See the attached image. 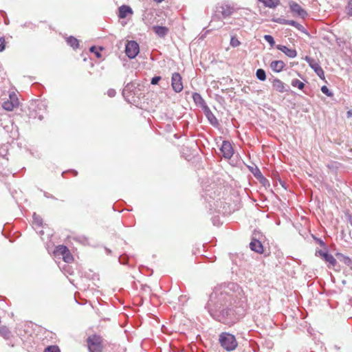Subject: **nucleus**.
<instances>
[{
	"label": "nucleus",
	"instance_id": "1",
	"mask_svg": "<svg viewBox=\"0 0 352 352\" xmlns=\"http://www.w3.org/2000/svg\"><path fill=\"white\" fill-rule=\"evenodd\" d=\"M219 342L221 346L228 351H234L238 346L235 336L227 332H223L219 335Z\"/></svg>",
	"mask_w": 352,
	"mask_h": 352
},
{
	"label": "nucleus",
	"instance_id": "2",
	"mask_svg": "<svg viewBox=\"0 0 352 352\" xmlns=\"http://www.w3.org/2000/svg\"><path fill=\"white\" fill-rule=\"evenodd\" d=\"M103 340L97 335H93L89 338V352H102Z\"/></svg>",
	"mask_w": 352,
	"mask_h": 352
},
{
	"label": "nucleus",
	"instance_id": "3",
	"mask_svg": "<svg viewBox=\"0 0 352 352\" xmlns=\"http://www.w3.org/2000/svg\"><path fill=\"white\" fill-rule=\"evenodd\" d=\"M19 101L16 94L12 92L9 94V100L3 103L2 107L7 111H12L14 108L18 107Z\"/></svg>",
	"mask_w": 352,
	"mask_h": 352
},
{
	"label": "nucleus",
	"instance_id": "4",
	"mask_svg": "<svg viewBox=\"0 0 352 352\" xmlns=\"http://www.w3.org/2000/svg\"><path fill=\"white\" fill-rule=\"evenodd\" d=\"M139 52V45L136 41H131L126 45L125 52L129 58H135L138 54Z\"/></svg>",
	"mask_w": 352,
	"mask_h": 352
},
{
	"label": "nucleus",
	"instance_id": "5",
	"mask_svg": "<svg viewBox=\"0 0 352 352\" xmlns=\"http://www.w3.org/2000/svg\"><path fill=\"white\" fill-rule=\"evenodd\" d=\"M171 86L173 89L177 93H179L183 90L184 86L182 78L179 73L175 72L173 74L171 78Z\"/></svg>",
	"mask_w": 352,
	"mask_h": 352
},
{
	"label": "nucleus",
	"instance_id": "6",
	"mask_svg": "<svg viewBox=\"0 0 352 352\" xmlns=\"http://www.w3.org/2000/svg\"><path fill=\"white\" fill-rule=\"evenodd\" d=\"M289 8L291 11L298 16H300L301 18H305L307 16V11L303 9L298 3L291 1L289 3Z\"/></svg>",
	"mask_w": 352,
	"mask_h": 352
},
{
	"label": "nucleus",
	"instance_id": "7",
	"mask_svg": "<svg viewBox=\"0 0 352 352\" xmlns=\"http://www.w3.org/2000/svg\"><path fill=\"white\" fill-rule=\"evenodd\" d=\"M220 151L225 158L230 159L234 154V149L231 143L228 141L222 142Z\"/></svg>",
	"mask_w": 352,
	"mask_h": 352
},
{
	"label": "nucleus",
	"instance_id": "8",
	"mask_svg": "<svg viewBox=\"0 0 352 352\" xmlns=\"http://www.w3.org/2000/svg\"><path fill=\"white\" fill-rule=\"evenodd\" d=\"M316 255L322 257L327 263H328L329 267H333L337 263L336 258L331 254H329L327 252L318 250L316 251Z\"/></svg>",
	"mask_w": 352,
	"mask_h": 352
},
{
	"label": "nucleus",
	"instance_id": "9",
	"mask_svg": "<svg viewBox=\"0 0 352 352\" xmlns=\"http://www.w3.org/2000/svg\"><path fill=\"white\" fill-rule=\"evenodd\" d=\"M272 87L279 93L287 91L289 87L280 79L275 78L272 81Z\"/></svg>",
	"mask_w": 352,
	"mask_h": 352
},
{
	"label": "nucleus",
	"instance_id": "10",
	"mask_svg": "<svg viewBox=\"0 0 352 352\" xmlns=\"http://www.w3.org/2000/svg\"><path fill=\"white\" fill-rule=\"evenodd\" d=\"M305 60L309 63V66L316 72L318 76H319L320 78L324 76V72L318 63L308 56L305 57Z\"/></svg>",
	"mask_w": 352,
	"mask_h": 352
},
{
	"label": "nucleus",
	"instance_id": "11",
	"mask_svg": "<svg viewBox=\"0 0 352 352\" xmlns=\"http://www.w3.org/2000/svg\"><path fill=\"white\" fill-rule=\"evenodd\" d=\"M276 48L289 58H294L297 56V52L294 49H289L287 47L281 45H277Z\"/></svg>",
	"mask_w": 352,
	"mask_h": 352
},
{
	"label": "nucleus",
	"instance_id": "12",
	"mask_svg": "<svg viewBox=\"0 0 352 352\" xmlns=\"http://www.w3.org/2000/svg\"><path fill=\"white\" fill-rule=\"evenodd\" d=\"M250 248L252 251L258 254H262L263 252V245L258 240L253 239L250 243Z\"/></svg>",
	"mask_w": 352,
	"mask_h": 352
},
{
	"label": "nucleus",
	"instance_id": "13",
	"mask_svg": "<svg viewBox=\"0 0 352 352\" xmlns=\"http://www.w3.org/2000/svg\"><path fill=\"white\" fill-rule=\"evenodd\" d=\"M129 14H133V10L129 6L124 5L119 8V9H118L119 18L124 19Z\"/></svg>",
	"mask_w": 352,
	"mask_h": 352
},
{
	"label": "nucleus",
	"instance_id": "14",
	"mask_svg": "<svg viewBox=\"0 0 352 352\" xmlns=\"http://www.w3.org/2000/svg\"><path fill=\"white\" fill-rule=\"evenodd\" d=\"M285 66L283 60H274L270 63L271 69L276 73H279L284 69Z\"/></svg>",
	"mask_w": 352,
	"mask_h": 352
},
{
	"label": "nucleus",
	"instance_id": "15",
	"mask_svg": "<svg viewBox=\"0 0 352 352\" xmlns=\"http://www.w3.org/2000/svg\"><path fill=\"white\" fill-rule=\"evenodd\" d=\"M153 30L155 33L160 37L165 36L168 32V28L164 26H153Z\"/></svg>",
	"mask_w": 352,
	"mask_h": 352
},
{
	"label": "nucleus",
	"instance_id": "16",
	"mask_svg": "<svg viewBox=\"0 0 352 352\" xmlns=\"http://www.w3.org/2000/svg\"><path fill=\"white\" fill-rule=\"evenodd\" d=\"M221 13L224 18L228 17L234 12V8L229 5H223L221 7Z\"/></svg>",
	"mask_w": 352,
	"mask_h": 352
},
{
	"label": "nucleus",
	"instance_id": "17",
	"mask_svg": "<svg viewBox=\"0 0 352 352\" xmlns=\"http://www.w3.org/2000/svg\"><path fill=\"white\" fill-rule=\"evenodd\" d=\"M103 50L104 48L102 47H97L96 46H92L89 48V52L93 53L96 58L100 60L102 58V55L100 52Z\"/></svg>",
	"mask_w": 352,
	"mask_h": 352
},
{
	"label": "nucleus",
	"instance_id": "18",
	"mask_svg": "<svg viewBox=\"0 0 352 352\" xmlns=\"http://www.w3.org/2000/svg\"><path fill=\"white\" fill-rule=\"evenodd\" d=\"M67 43L70 45L73 49H76L78 47L79 41L77 38L73 36H69L66 38Z\"/></svg>",
	"mask_w": 352,
	"mask_h": 352
},
{
	"label": "nucleus",
	"instance_id": "19",
	"mask_svg": "<svg viewBox=\"0 0 352 352\" xmlns=\"http://www.w3.org/2000/svg\"><path fill=\"white\" fill-rule=\"evenodd\" d=\"M91 279L92 283L94 284V286H96L98 288L101 286L102 283L100 281V279L99 278V275L98 274L93 273L92 275H91Z\"/></svg>",
	"mask_w": 352,
	"mask_h": 352
},
{
	"label": "nucleus",
	"instance_id": "20",
	"mask_svg": "<svg viewBox=\"0 0 352 352\" xmlns=\"http://www.w3.org/2000/svg\"><path fill=\"white\" fill-rule=\"evenodd\" d=\"M67 248L64 245H59L56 247L54 254L57 256H62L66 252H67Z\"/></svg>",
	"mask_w": 352,
	"mask_h": 352
},
{
	"label": "nucleus",
	"instance_id": "21",
	"mask_svg": "<svg viewBox=\"0 0 352 352\" xmlns=\"http://www.w3.org/2000/svg\"><path fill=\"white\" fill-rule=\"evenodd\" d=\"M258 1L262 2L265 6L269 7V8H275L278 5L276 0H258Z\"/></svg>",
	"mask_w": 352,
	"mask_h": 352
},
{
	"label": "nucleus",
	"instance_id": "22",
	"mask_svg": "<svg viewBox=\"0 0 352 352\" xmlns=\"http://www.w3.org/2000/svg\"><path fill=\"white\" fill-rule=\"evenodd\" d=\"M62 258L66 263H70L73 261V256L67 249V252L62 256Z\"/></svg>",
	"mask_w": 352,
	"mask_h": 352
},
{
	"label": "nucleus",
	"instance_id": "23",
	"mask_svg": "<svg viewBox=\"0 0 352 352\" xmlns=\"http://www.w3.org/2000/svg\"><path fill=\"white\" fill-rule=\"evenodd\" d=\"M292 85L293 87H296L299 89L302 90L305 87V84L299 80L298 79H294L292 81Z\"/></svg>",
	"mask_w": 352,
	"mask_h": 352
},
{
	"label": "nucleus",
	"instance_id": "24",
	"mask_svg": "<svg viewBox=\"0 0 352 352\" xmlns=\"http://www.w3.org/2000/svg\"><path fill=\"white\" fill-rule=\"evenodd\" d=\"M256 77L263 81L266 79V74H265V72L263 69H257L256 71Z\"/></svg>",
	"mask_w": 352,
	"mask_h": 352
},
{
	"label": "nucleus",
	"instance_id": "25",
	"mask_svg": "<svg viewBox=\"0 0 352 352\" xmlns=\"http://www.w3.org/2000/svg\"><path fill=\"white\" fill-rule=\"evenodd\" d=\"M33 224L36 226H41L43 224L42 219L36 214L33 215Z\"/></svg>",
	"mask_w": 352,
	"mask_h": 352
},
{
	"label": "nucleus",
	"instance_id": "26",
	"mask_svg": "<svg viewBox=\"0 0 352 352\" xmlns=\"http://www.w3.org/2000/svg\"><path fill=\"white\" fill-rule=\"evenodd\" d=\"M192 98L194 101L197 104H202L203 103H204V99L201 98V95L197 93L193 94Z\"/></svg>",
	"mask_w": 352,
	"mask_h": 352
},
{
	"label": "nucleus",
	"instance_id": "27",
	"mask_svg": "<svg viewBox=\"0 0 352 352\" xmlns=\"http://www.w3.org/2000/svg\"><path fill=\"white\" fill-rule=\"evenodd\" d=\"M289 25L295 27L297 30H300V31H302L304 29V28L302 25H300V23H297L295 21H293V20H289Z\"/></svg>",
	"mask_w": 352,
	"mask_h": 352
},
{
	"label": "nucleus",
	"instance_id": "28",
	"mask_svg": "<svg viewBox=\"0 0 352 352\" xmlns=\"http://www.w3.org/2000/svg\"><path fill=\"white\" fill-rule=\"evenodd\" d=\"M0 334L4 338H8L10 336V331L6 327H0Z\"/></svg>",
	"mask_w": 352,
	"mask_h": 352
},
{
	"label": "nucleus",
	"instance_id": "29",
	"mask_svg": "<svg viewBox=\"0 0 352 352\" xmlns=\"http://www.w3.org/2000/svg\"><path fill=\"white\" fill-rule=\"evenodd\" d=\"M241 44V42L234 36H232L230 39V45L231 46L236 47L239 46Z\"/></svg>",
	"mask_w": 352,
	"mask_h": 352
},
{
	"label": "nucleus",
	"instance_id": "30",
	"mask_svg": "<svg viewBox=\"0 0 352 352\" xmlns=\"http://www.w3.org/2000/svg\"><path fill=\"white\" fill-rule=\"evenodd\" d=\"M265 40L270 43L271 47H273L275 44L274 38L271 35H265L264 36Z\"/></svg>",
	"mask_w": 352,
	"mask_h": 352
},
{
	"label": "nucleus",
	"instance_id": "31",
	"mask_svg": "<svg viewBox=\"0 0 352 352\" xmlns=\"http://www.w3.org/2000/svg\"><path fill=\"white\" fill-rule=\"evenodd\" d=\"M44 352H60V350L56 346H50L46 348Z\"/></svg>",
	"mask_w": 352,
	"mask_h": 352
},
{
	"label": "nucleus",
	"instance_id": "32",
	"mask_svg": "<svg viewBox=\"0 0 352 352\" xmlns=\"http://www.w3.org/2000/svg\"><path fill=\"white\" fill-rule=\"evenodd\" d=\"M274 21L280 24H283V25H289V20H287V19H277L274 20Z\"/></svg>",
	"mask_w": 352,
	"mask_h": 352
},
{
	"label": "nucleus",
	"instance_id": "33",
	"mask_svg": "<svg viewBox=\"0 0 352 352\" xmlns=\"http://www.w3.org/2000/svg\"><path fill=\"white\" fill-rule=\"evenodd\" d=\"M321 91L323 94H326L328 96H331V93H330L329 89L326 86H322L321 87Z\"/></svg>",
	"mask_w": 352,
	"mask_h": 352
},
{
	"label": "nucleus",
	"instance_id": "34",
	"mask_svg": "<svg viewBox=\"0 0 352 352\" xmlns=\"http://www.w3.org/2000/svg\"><path fill=\"white\" fill-rule=\"evenodd\" d=\"M347 14L352 16V0H350L346 8Z\"/></svg>",
	"mask_w": 352,
	"mask_h": 352
},
{
	"label": "nucleus",
	"instance_id": "35",
	"mask_svg": "<svg viewBox=\"0 0 352 352\" xmlns=\"http://www.w3.org/2000/svg\"><path fill=\"white\" fill-rule=\"evenodd\" d=\"M5 47V39L3 38H0V52L4 50Z\"/></svg>",
	"mask_w": 352,
	"mask_h": 352
},
{
	"label": "nucleus",
	"instance_id": "36",
	"mask_svg": "<svg viewBox=\"0 0 352 352\" xmlns=\"http://www.w3.org/2000/svg\"><path fill=\"white\" fill-rule=\"evenodd\" d=\"M161 80L160 76H155L151 79V84L152 85H157L159 81Z\"/></svg>",
	"mask_w": 352,
	"mask_h": 352
},
{
	"label": "nucleus",
	"instance_id": "37",
	"mask_svg": "<svg viewBox=\"0 0 352 352\" xmlns=\"http://www.w3.org/2000/svg\"><path fill=\"white\" fill-rule=\"evenodd\" d=\"M346 259L348 261L349 263H351V261L349 258H346Z\"/></svg>",
	"mask_w": 352,
	"mask_h": 352
},
{
	"label": "nucleus",
	"instance_id": "38",
	"mask_svg": "<svg viewBox=\"0 0 352 352\" xmlns=\"http://www.w3.org/2000/svg\"><path fill=\"white\" fill-rule=\"evenodd\" d=\"M211 119H212V117L208 118V120H210Z\"/></svg>",
	"mask_w": 352,
	"mask_h": 352
},
{
	"label": "nucleus",
	"instance_id": "39",
	"mask_svg": "<svg viewBox=\"0 0 352 352\" xmlns=\"http://www.w3.org/2000/svg\"><path fill=\"white\" fill-rule=\"evenodd\" d=\"M211 119H212V117L208 118V120H210Z\"/></svg>",
	"mask_w": 352,
	"mask_h": 352
}]
</instances>
